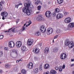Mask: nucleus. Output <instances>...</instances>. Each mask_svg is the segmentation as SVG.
I'll return each mask as SVG.
<instances>
[{
	"instance_id": "1",
	"label": "nucleus",
	"mask_w": 74,
	"mask_h": 74,
	"mask_svg": "<svg viewBox=\"0 0 74 74\" xmlns=\"http://www.w3.org/2000/svg\"><path fill=\"white\" fill-rule=\"evenodd\" d=\"M24 5L25 7L23 8L22 9L23 12L24 13H26L27 15H30V12H32V10H29V6L30 7H31L30 6V4L25 3H24Z\"/></svg>"
},
{
	"instance_id": "2",
	"label": "nucleus",
	"mask_w": 74,
	"mask_h": 74,
	"mask_svg": "<svg viewBox=\"0 0 74 74\" xmlns=\"http://www.w3.org/2000/svg\"><path fill=\"white\" fill-rule=\"evenodd\" d=\"M53 32V29L51 28H49L47 29V30L46 32L47 34L48 35H50Z\"/></svg>"
},
{
	"instance_id": "3",
	"label": "nucleus",
	"mask_w": 74,
	"mask_h": 74,
	"mask_svg": "<svg viewBox=\"0 0 74 74\" xmlns=\"http://www.w3.org/2000/svg\"><path fill=\"white\" fill-rule=\"evenodd\" d=\"M40 30L42 33H45L46 32V27L42 25L40 27Z\"/></svg>"
},
{
	"instance_id": "4",
	"label": "nucleus",
	"mask_w": 74,
	"mask_h": 74,
	"mask_svg": "<svg viewBox=\"0 0 74 74\" xmlns=\"http://www.w3.org/2000/svg\"><path fill=\"white\" fill-rule=\"evenodd\" d=\"M52 15V13L51 12L47 11L45 13V15L46 17L47 18H49L50 16H51V15Z\"/></svg>"
},
{
	"instance_id": "5",
	"label": "nucleus",
	"mask_w": 74,
	"mask_h": 74,
	"mask_svg": "<svg viewBox=\"0 0 74 74\" xmlns=\"http://www.w3.org/2000/svg\"><path fill=\"white\" fill-rule=\"evenodd\" d=\"M34 42L33 40L32 39H29L27 40V44L29 46H31L32 44Z\"/></svg>"
},
{
	"instance_id": "6",
	"label": "nucleus",
	"mask_w": 74,
	"mask_h": 74,
	"mask_svg": "<svg viewBox=\"0 0 74 74\" xmlns=\"http://www.w3.org/2000/svg\"><path fill=\"white\" fill-rule=\"evenodd\" d=\"M33 51L34 53H38L40 52V49L38 48H34Z\"/></svg>"
},
{
	"instance_id": "7",
	"label": "nucleus",
	"mask_w": 74,
	"mask_h": 74,
	"mask_svg": "<svg viewBox=\"0 0 74 74\" xmlns=\"http://www.w3.org/2000/svg\"><path fill=\"white\" fill-rule=\"evenodd\" d=\"M9 46L10 48H13L14 47L15 44L12 41H10L9 43Z\"/></svg>"
},
{
	"instance_id": "8",
	"label": "nucleus",
	"mask_w": 74,
	"mask_h": 74,
	"mask_svg": "<svg viewBox=\"0 0 74 74\" xmlns=\"http://www.w3.org/2000/svg\"><path fill=\"white\" fill-rule=\"evenodd\" d=\"M69 27L68 28V29L69 30H72V28L74 27V23H69Z\"/></svg>"
},
{
	"instance_id": "9",
	"label": "nucleus",
	"mask_w": 74,
	"mask_h": 74,
	"mask_svg": "<svg viewBox=\"0 0 74 74\" xmlns=\"http://www.w3.org/2000/svg\"><path fill=\"white\" fill-rule=\"evenodd\" d=\"M1 15L3 17H7L8 16V13L6 12H1Z\"/></svg>"
},
{
	"instance_id": "10",
	"label": "nucleus",
	"mask_w": 74,
	"mask_h": 74,
	"mask_svg": "<svg viewBox=\"0 0 74 74\" xmlns=\"http://www.w3.org/2000/svg\"><path fill=\"white\" fill-rule=\"evenodd\" d=\"M67 56L65 53H63L61 54L60 56L61 59H65L66 58Z\"/></svg>"
},
{
	"instance_id": "11",
	"label": "nucleus",
	"mask_w": 74,
	"mask_h": 74,
	"mask_svg": "<svg viewBox=\"0 0 74 74\" xmlns=\"http://www.w3.org/2000/svg\"><path fill=\"white\" fill-rule=\"evenodd\" d=\"M71 21V18L70 17H68L66 18L64 21L65 23H70Z\"/></svg>"
},
{
	"instance_id": "12",
	"label": "nucleus",
	"mask_w": 74,
	"mask_h": 74,
	"mask_svg": "<svg viewBox=\"0 0 74 74\" xmlns=\"http://www.w3.org/2000/svg\"><path fill=\"white\" fill-rule=\"evenodd\" d=\"M16 45L17 48H20L22 45V42L21 41H17L16 43Z\"/></svg>"
},
{
	"instance_id": "13",
	"label": "nucleus",
	"mask_w": 74,
	"mask_h": 74,
	"mask_svg": "<svg viewBox=\"0 0 74 74\" xmlns=\"http://www.w3.org/2000/svg\"><path fill=\"white\" fill-rule=\"evenodd\" d=\"M74 44L73 42L72 41H70V42L68 45V47L69 48H71L74 47Z\"/></svg>"
},
{
	"instance_id": "14",
	"label": "nucleus",
	"mask_w": 74,
	"mask_h": 74,
	"mask_svg": "<svg viewBox=\"0 0 74 74\" xmlns=\"http://www.w3.org/2000/svg\"><path fill=\"white\" fill-rule=\"evenodd\" d=\"M37 20L38 21H44V18L41 16H39L37 18Z\"/></svg>"
},
{
	"instance_id": "15",
	"label": "nucleus",
	"mask_w": 74,
	"mask_h": 74,
	"mask_svg": "<svg viewBox=\"0 0 74 74\" xmlns=\"http://www.w3.org/2000/svg\"><path fill=\"white\" fill-rule=\"evenodd\" d=\"M28 67L29 69H32L33 67V64L32 62H29L28 65Z\"/></svg>"
},
{
	"instance_id": "16",
	"label": "nucleus",
	"mask_w": 74,
	"mask_h": 74,
	"mask_svg": "<svg viewBox=\"0 0 74 74\" xmlns=\"http://www.w3.org/2000/svg\"><path fill=\"white\" fill-rule=\"evenodd\" d=\"M63 17V15L60 13H58L56 16L57 19H60Z\"/></svg>"
},
{
	"instance_id": "17",
	"label": "nucleus",
	"mask_w": 74,
	"mask_h": 74,
	"mask_svg": "<svg viewBox=\"0 0 74 74\" xmlns=\"http://www.w3.org/2000/svg\"><path fill=\"white\" fill-rule=\"evenodd\" d=\"M70 42L69 41V40L67 39L65 40V44L66 46H68L69 45Z\"/></svg>"
},
{
	"instance_id": "18",
	"label": "nucleus",
	"mask_w": 74,
	"mask_h": 74,
	"mask_svg": "<svg viewBox=\"0 0 74 74\" xmlns=\"http://www.w3.org/2000/svg\"><path fill=\"white\" fill-rule=\"evenodd\" d=\"M48 52H49V48L48 47L45 48L44 50V53H48Z\"/></svg>"
},
{
	"instance_id": "19",
	"label": "nucleus",
	"mask_w": 74,
	"mask_h": 74,
	"mask_svg": "<svg viewBox=\"0 0 74 74\" xmlns=\"http://www.w3.org/2000/svg\"><path fill=\"white\" fill-rule=\"evenodd\" d=\"M21 49L22 51L25 52L26 51V47L25 46H23L22 47Z\"/></svg>"
},
{
	"instance_id": "20",
	"label": "nucleus",
	"mask_w": 74,
	"mask_h": 74,
	"mask_svg": "<svg viewBox=\"0 0 74 74\" xmlns=\"http://www.w3.org/2000/svg\"><path fill=\"white\" fill-rule=\"evenodd\" d=\"M49 67V65L48 64H46L44 66V68L45 69H48Z\"/></svg>"
},
{
	"instance_id": "21",
	"label": "nucleus",
	"mask_w": 74,
	"mask_h": 74,
	"mask_svg": "<svg viewBox=\"0 0 74 74\" xmlns=\"http://www.w3.org/2000/svg\"><path fill=\"white\" fill-rule=\"evenodd\" d=\"M40 34H41V32L39 31L36 32L35 33V36H40Z\"/></svg>"
},
{
	"instance_id": "22",
	"label": "nucleus",
	"mask_w": 74,
	"mask_h": 74,
	"mask_svg": "<svg viewBox=\"0 0 74 74\" xmlns=\"http://www.w3.org/2000/svg\"><path fill=\"white\" fill-rule=\"evenodd\" d=\"M12 52L13 53H14V54L16 55L17 56L18 55V52H17V51L16 50L13 49Z\"/></svg>"
},
{
	"instance_id": "23",
	"label": "nucleus",
	"mask_w": 74,
	"mask_h": 74,
	"mask_svg": "<svg viewBox=\"0 0 74 74\" xmlns=\"http://www.w3.org/2000/svg\"><path fill=\"white\" fill-rule=\"evenodd\" d=\"M56 73V71L55 70H51L50 71L51 74H55Z\"/></svg>"
},
{
	"instance_id": "24",
	"label": "nucleus",
	"mask_w": 74,
	"mask_h": 74,
	"mask_svg": "<svg viewBox=\"0 0 74 74\" xmlns=\"http://www.w3.org/2000/svg\"><path fill=\"white\" fill-rule=\"evenodd\" d=\"M38 72V69L37 68H36L34 71V74H36Z\"/></svg>"
},
{
	"instance_id": "25",
	"label": "nucleus",
	"mask_w": 74,
	"mask_h": 74,
	"mask_svg": "<svg viewBox=\"0 0 74 74\" xmlns=\"http://www.w3.org/2000/svg\"><path fill=\"white\" fill-rule=\"evenodd\" d=\"M58 2L59 4H62L63 2V0H58Z\"/></svg>"
},
{
	"instance_id": "26",
	"label": "nucleus",
	"mask_w": 74,
	"mask_h": 74,
	"mask_svg": "<svg viewBox=\"0 0 74 74\" xmlns=\"http://www.w3.org/2000/svg\"><path fill=\"white\" fill-rule=\"evenodd\" d=\"M21 73L23 74H25L26 73V70L23 69L21 71Z\"/></svg>"
},
{
	"instance_id": "27",
	"label": "nucleus",
	"mask_w": 74,
	"mask_h": 74,
	"mask_svg": "<svg viewBox=\"0 0 74 74\" xmlns=\"http://www.w3.org/2000/svg\"><path fill=\"white\" fill-rule=\"evenodd\" d=\"M55 11L56 13H58L59 12V9L58 8H56L55 9Z\"/></svg>"
},
{
	"instance_id": "28",
	"label": "nucleus",
	"mask_w": 74,
	"mask_h": 74,
	"mask_svg": "<svg viewBox=\"0 0 74 74\" xmlns=\"http://www.w3.org/2000/svg\"><path fill=\"white\" fill-rule=\"evenodd\" d=\"M40 3V0H38V1L35 2V4L36 5H38Z\"/></svg>"
},
{
	"instance_id": "29",
	"label": "nucleus",
	"mask_w": 74,
	"mask_h": 74,
	"mask_svg": "<svg viewBox=\"0 0 74 74\" xmlns=\"http://www.w3.org/2000/svg\"><path fill=\"white\" fill-rule=\"evenodd\" d=\"M5 67L6 68H7V67H10V65L8 64H6L5 65Z\"/></svg>"
},
{
	"instance_id": "30",
	"label": "nucleus",
	"mask_w": 74,
	"mask_h": 74,
	"mask_svg": "<svg viewBox=\"0 0 74 74\" xmlns=\"http://www.w3.org/2000/svg\"><path fill=\"white\" fill-rule=\"evenodd\" d=\"M28 23L29 24H28V25H28V26H30V25L32 23V21H31L30 20H29L28 22Z\"/></svg>"
},
{
	"instance_id": "31",
	"label": "nucleus",
	"mask_w": 74,
	"mask_h": 74,
	"mask_svg": "<svg viewBox=\"0 0 74 74\" xmlns=\"http://www.w3.org/2000/svg\"><path fill=\"white\" fill-rule=\"evenodd\" d=\"M58 51V48L55 49H53V52H56Z\"/></svg>"
},
{
	"instance_id": "32",
	"label": "nucleus",
	"mask_w": 74,
	"mask_h": 74,
	"mask_svg": "<svg viewBox=\"0 0 74 74\" xmlns=\"http://www.w3.org/2000/svg\"><path fill=\"white\" fill-rule=\"evenodd\" d=\"M56 32L57 33H60V30L59 29H58L56 31Z\"/></svg>"
},
{
	"instance_id": "33",
	"label": "nucleus",
	"mask_w": 74,
	"mask_h": 74,
	"mask_svg": "<svg viewBox=\"0 0 74 74\" xmlns=\"http://www.w3.org/2000/svg\"><path fill=\"white\" fill-rule=\"evenodd\" d=\"M41 8V6L39 5L38 7V10H40Z\"/></svg>"
},
{
	"instance_id": "34",
	"label": "nucleus",
	"mask_w": 74,
	"mask_h": 74,
	"mask_svg": "<svg viewBox=\"0 0 74 74\" xmlns=\"http://www.w3.org/2000/svg\"><path fill=\"white\" fill-rule=\"evenodd\" d=\"M52 14L53 16L54 17V16H56V12H53Z\"/></svg>"
},
{
	"instance_id": "35",
	"label": "nucleus",
	"mask_w": 74,
	"mask_h": 74,
	"mask_svg": "<svg viewBox=\"0 0 74 74\" xmlns=\"http://www.w3.org/2000/svg\"><path fill=\"white\" fill-rule=\"evenodd\" d=\"M26 30V29L25 28V27H23L22 31H24V30Z\"/></svg>"
},
{
	"instance_id": "36",
	"label": "nucleus",
	"mask_w": 74,
	"mask_h": 74,
	"mask_svg": "<svg viewBox=\"0 0 74 74\" xmlns=\"http://www.w3.org/2000/svg\"><path fill=\"white\" fill-rule=\"evenodd\" d=\"M3 37H4V36L3 35L0 36V39H1V40L3 39Z\"/></svg>"
},
{
	"instance_id": "37",
	"label": "nucleus",
	"mask_w": 74,
	"mask_h": 74,
	"mask_svg": "<svg viewBox=\"0 0 74 74\" xmlns=\"http://www.w3.org/2000/svg\"><path fill=\"white\" fill-rule=\"evenodd\" d=\"M69 12H66L64 13V15H69Z\"/></svg>"
},
{
	"instance_id": "38",
	"label": "nucleus",
	"mask_w": 74,
	"mask_h": 74,
	"mask_svg": "<svg viewBox=\"0 0 74 74\" xmlns=\"http://www.w3.org/2000/svg\"><path fill=\"white\" fill-rule=\"evenodd\" d=\"M34 59L35 60H37V59H38V58L36 57H34Z\"/></svg>"
},
{
	"instance_id": "39",
	"label": "nucleus",
	"mask_w": 74,
	"mask_h": 74,
	"mask_svg": "<svg viewBox=\"0 0 74 74\" xmlns=\"http://www.w3.org/2000/svg\"><path fill=\"white\" fill-rule=\"evenodd\" d=\"M4 49L5 51H8V49L7 47L4 48Z\"/></svg>"
},
{
	"instance_id": "40",
	"label": "nucleus",
	"mask_w": 74,
	"mask_h": 74,
	"mask_svg": "<svg viewBox=\"0 0 74 74\" xmlns=\"http://www.w3.org/2000/svg\"><path fill=\"white\" fill-rule=\"evenodd\" d=\"M14 70H15V71H16V70H18V68H17V67H15L14 68Z\"/></svg>"
},
{
	"instance_id": "41",
	"label": "nucleus",
	"mask_w": 74,
	"mask_h": 74,
	"mask_svg": "<svg viewBox=\"0 0 74 74\" xmlns=\"http://www.w3.org/2000/svg\"><path fill=\"white\" fill-rule=\"evenodd\" d=\"M15 6L16 8H18V7H19V5H15Z\"/></svg>"
},
{
	"instance_id": "42",
	"label": "nucleus",
	"mask_w": 74,
	"mask_h": 74,
	"mask_svg": "<svg viewBox=\"0 0 74 74\" xmlns=\"http://www.w3.org/2000/svg\"><path fill=\"white\" fill-rule=\"evenodd\" d=\"M2 4H1V2H0V8H2V5H1Z\"/></svg>"
},
{
	"instance_id": "43",
	"label": "nucleus",
	"mask_w": 74,
	"mask_h": 74,
	"mask_svg": "<svg viewBox=\"0 0 74 74\" xmlns=\"http://www.w3.org/2000/svg\"><path fill=\"white\" fill-rule=\"evenodd\" d=\"M65 67H66V66H65V65H63V66L62 67V69H65Z\"/></svg>"
},
{
	"instance_id": "44",
	"label": "nucleus",
	"mask_w": 74,
	"mask_h": 74,
	"mask_svg": "<svg viewBox=\"0 0 74 74\" xmlns=\"http://www.w3.org/2000/svg\"><path fill=\"white\" fill-rule=\"evenodd\" d=\"M44 74H50V73L49 72H46Z\"/></svg>"
},
{
	"instance_id": "45",
	"label": "nucleus",
	"mask_w": 74,
	"mask_h": 74,
	"mask_svg": "<svg viewBox=\"0 0 74 74\" xmlns=\"http://www.w3.org/2000/svg\"><path fill=\"white\" fill-rule=\"evenodd\" d=\"M58 69H59V68L58 67V66H56V70H58Z\"/></svg>"
},
{
	"instance_id": "46",
	"label": "nucleus",
	"mask_w": 74,
	"mask_h": 74,
	"mask_svg": "<svg viewBox=\"0 0 74 74\" xmlns=\"http://www.w3.org/2000/svg\"><path fill=\"white\" fill-rule=\"evenodd\" d=\"M57 37H58V35H57V36H55L54 38V39H55L56 38H57Z\"/></svg>"
},
{
	"instance_id": "47",
	"label": "nucleus",
	"mask_w": 74,
	"mask_h": 74,
	"mask_svg": "<svg viewBox=\"0 0 74 74\" xmlns=\"http://www.w3.org/2000/svg\"><path fill=\"white\" fill-rule=\"evenodd\" d=\"M11 29H12V28H11L10 29H9V31H5V32H9L10 30H11Z\"/></svg>"
},
{
	"instance_id": "48",
	"label": "nucleus",
	"mask_w": 74,
	"mask_h": 74,
	"mask_svg": "<svg viewBox=\"0 0 74 74\" xmlns=\"http://www.w3.org/2000/svg\"><path fill=\"white\" fill-rule=\"evenodd\" d=\"M59 71H62V68H59Z\"/></svg>"
},
{
	"instance_id": "49",
	"label": "nucleus",
	"mask_w": 74,
	"mask_h": 74,
	"mask_svg": "<svg viewBox=\"0 0 74 74\" xmlns=\"http://www.w3.org/2000/svg\"><path fill=\"white\" fill-rule=\"evenodd\" d=\"M1 3L2 4H3L4 3V1H2L1 2Z\"/></svg>"
},
{
	"instance_id": "50",
	"label": "nucleus",
	"mask_w": 74,
	"mask_h": 74,
	"mask_svg": "<svg viewBox=\"0 0 74 74\" xmlns=\"http://www.w3.org/2000/svg\"><path fill=\"white\" fill-rule=\"evenodd\" d=\"M40 68H42V65H41L40 66H39V69Z\"/></svg>"
},
{
	"instance_id": "51",
	"label": "nucleus",
	"mask_w": 74,
	"mask_h": 74,
	"mask_svg": "<svg viewBox=\"0 0 74 74\" xmlns=\"http://www.w3.org/2000/svg\"><path fill=\"white\" fill-rule=\"evenodd\" d=\"M19 21V19H17V21H16L17 24L18 23Z\"/></svg>"
},
{
	"instance_id": "52",
	"label": "nucleus",
	"mask_w": 74,
	"mask_h": 74,
	"mask_svg": "<svg viewBox=\"0 0 74 74\" xmlns=\"http://www.w3.org/2000/svg\"><path fill=\"white\" fill-rule=\"evenodd\" d=\"M39 69L40 71H42V68H39Z\"/></svg>"
},
{
	"instance_id": "53",
	"label": "nucleus",
	"mask_w": 74,
	"mask_h": 74,
	"mask_svg": "<svg viewBox=\"0 0 74 74\" xmlns=\"http://www.w3.org/2000/svg\"><path fill=\"white\" fill-rule=\"evenodd\" d=\"M71 62H74V58L73 59H71Z\"/></svg>"
},
{
	"instance_id": "54",
	"label": "nucleus",
	"mask_w": 74,
	"mask_h": 74,
	"mask_svg": "<svg viewBox=\"0 0 74 74\" xmlns=\"http://www.w3.org/2000/svg\"><path fill=\"white\" fill-rule=\"evenodd\" d=\"M74 66V64H72V65H71V67H72L73 66Z\"/></svg>"
},
{
	"instance_id": "55",
	"label": "nucleus",
	"mask_w": 74,
	"mask_h": 74,
	"mask_svg": "<svg viewBox=\"0 0 74 74\" xmlns=\"http://www.w3.org/2000/svg\"><path fill=\"white\" fill-rule=\"evenodd\" d=\"M39 45H40V46H42V43H40L39 44Z\"/></svg>"
},
{
	"instance_id": "56",
	"label": "nucleus",
	"mask_w": 74,
	"mask_h": 74,
	"mask_svg": "<svg viewBox=\"0 0 74 74\" xmlns=\"http://www.w3.org/2000/svg\"><path fill=\"white\" fill-rule=\"evenodd\" d=\"M20 61L19 60H17L16 61V63H19V62Z\"/></svg>"
},
{
	"instance_id": "57",
	"label": "nucleus",
	"mask_w": 74,
	"mask_h": 74,
	"mask_svg": "<svg viewBox=\"0 0 74 74\" xmlns=\"http://www.w3.org/2000/svg\"><path fill=\"white\" fill-rule=\"evenodd\" d=\"M3 73V71L1 70H0V73Z\"/></svg>"
},
{
	"instance_id": "58",
	"label": "nucleus",
	"mask_w": 74,
	"mask_h": 74,
	"mask_svg": "<svg viewBox=\"0 0 74 74\" xmlns=\"http://www.w3.org/2000/svg\"><path fill=\"white\" fill-rule=\"evenodd\" d=\"M15 30V29H12V32H14V31Z\"/></svg>"
},
{
	"instance_id": "59",
	"label": "nucleus",
	"mask_w": 74,
	"mask_h": 74,
	"mask_svg": "<svg viewBox=\"0 0 74 74\" xmlns=\"http://www.w3.org/2000/svg\"><path fill=\"white\" fill-rule=\"evenodd\" d=\"M18 5H19H19H22V3H19V4H18Z\"/></svg>"
},
{
	"instance_id": "60",
	"label": "nucleus",
	"mask_w": 74,
	"mask_h": 74,
	"mask_svg": "<svg viewBox=\"0 0 74 74\" xmlns=\"http://www.w3.org/2000/svg\"><path fill=\"white\" fill-rule=\"evenodd\" d=\"M59 69H61V68H62V66H60V67H59Z\"/></svg>"
},
{
	"instance_id": "61",
	"label": "nucleus",
	"mask_w": 74,
	"mask_h": 74,
	"mask_svg": "<svg viewBox=\"0 0 74 74\" xmlns=\"http://www.w3.org/2000/svg\"><path fill=\"white\" fill-rule=\"evenodd\" d=\"M2 19H3V20H4V19H5V18H4V17H2Z\"/></svg>"
},
{
	"instance_id": "62",
	"label": "nucleus",
	"mask_w": 74,
	"mask_h": 74,
	"mask_svg": "<svg viewBox=\"0 0 74 74\" xmlns=\"http://www.w3.org/2000/svg\"><path fill=\"white\" fill-rule=\"evenodd\" d=\"M25 25H26V24H25L24 25V26H23V27H25Z\"/></svg>"
},
{
	"instance_id": "63",
	"label": "nucleus",
	"mask_w": 74,
	"mask_h": 74,
	"mask_svg": "<svg viewBox=\"0 0 74 74\" xmlns=\"http://www.w3.org/2000/svg\"><path fill=\"white\" fill-rule=\"evenodd\" d=\"M19 61H22V59H21L19 60Z\"/></svg>"
},
{
	"instance_id": "64",
	"label": "nucleus",
	"mask_w": 74,
	"mask_h": 74,
	"mask_svg": "<svg viewBox=\"0 0 74 74\" xmlns=\"http://www.w3.org/2000/svg\"><path fill=\"white\" fill-rule=\"evenodd\" d=\"M40 12H37V14H39V13Z\"/></svg>"
}]
</instances>
